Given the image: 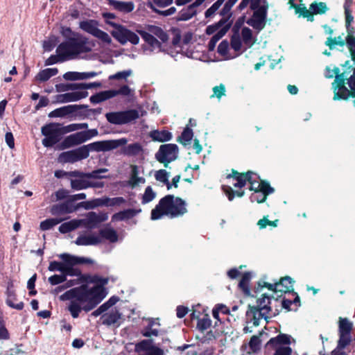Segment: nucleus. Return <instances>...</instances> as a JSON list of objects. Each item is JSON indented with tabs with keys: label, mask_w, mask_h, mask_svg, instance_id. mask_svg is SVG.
I'll return each instance as SVG.
<instances>
[{
	"label": "nucleus",
	"mask_w": 355,
	"mask_h": 355,
	"mask_svg": "<svg viewBox=\"0 0 355 355\" xmlns=\"http://www.w3.org/2000/svg\"><path fill=\"white\" fill-rule=\"evenodd\" d=\"M295 9V12L300 15L306 17L308 21H313L314 20L313 16L311 13V9H306L304 5L297 6Z\"/></svg>",
	"instance_id": "obj_53"
},
{
	"label": "nucleus",
	"mask_w": 355,
	"mask_h": 355,
	"mask_svg": "<svg viewBox=\"0 0 355 355\" xmlns=\"http://www.w3.org/2000/svg\"><path fill=\"white\" fill-rule=\"evenodd\" d=\"M339 69L334 67L326 68L325 76L328 78H331L335 76V80L333 83V89L334 92V99L337 100L339 98L346 99L349 96V89L345 87V80L347 79L345 73L338 74Z\"/></svg>",
	"instance_id": "obj_7"
},
{
	"label": "nucleus",
	"mask_w": 355,
	"mask_h": 355,
	"mask_svg": "<svg viewBox=\"0 0 355 355\" xmlns=\"http://www.w3.org/2000/svg\"><path fill=\"white\" fill-rule=\"evenodd\" d=\"M88 92L87 91H75L69 93L57 95L56 101L60 103L77 101L87 97Z\"/></svg>",
	"instance_id": "obj_23"
},
{
	"label": "nucleus",
	"mask_w": 355,
	"mask_h": 355,
	"mask_svg": "<svg viewBox=\"0 0 355 355\" xmlns=\"http://www.w3.org/2000/svg\"><path fill=\"white\" fill-rule=\"evenodd\" d=\"M233 177L236 180V182L234 183L233 185L234 187H243L246 182H248L250 184V189L252 191H259V188H257V184H260L256 178L253 176H256V175L253 174L251 171H248L245 174L239 173L238 172H233L232 175H229L227 177Z\"/></svg>",
	"instance_id": "obj_16"
},
{
	"label": "nucleus",
	"mask_w": 355,
	"mask_h": 355,
	"mask_svg": "<svg viewBox=\"0 0 355 355\" xmlns=\"http://www.w3.org/2000/svg\"><path fill=\"white\" fill-rule=\"evenodd\" d=\"M143 152V148L139 143L128 144L122 149V153L128 156H137Z\"/></svg>",
	"instance_id": "obj_33"
},
{
	"label": "nucleus",
	"mask_w": 355,
	"mask_h": 355,
	"mask_svg": "<svg viewBox=\"0 0 355 355\" xmlns=\"http://www.w3.org/2000/svg\"><path fill=\"white\" fill-rule=\"evenodd\" d=\"M291 336L286 334H279L275 338H272L267 343L268 346L275 349L273 355H291V348L288 346L290 344Z\"/></svg>",
	"instance_id": "obj_12"
},
{
	"label": "nucleus",
	"mask_w": 355,
	"mask_h": 355,
	"mask_svg": "<svg viewBox=\"0 0 355 355\" xmlns=\"http://www.w3.org/2000/svg\"><path fill=\"white\" fill-rule=\"evenodd\" d=\"M155 178L156 180L166 184L168 189L171 188L172 184L168 181L169 173H168L166 170L160 169L157 171L155 173Z\"/></svg>",
	"instance_id": "obj_44"
},
{
	"label": "nucleus",
	"mask_w": 355,
	"mask_h": 355,
	"mask_svg": "<svg viewBox=\"0 0 355 355\" xmlns=\"http://www.w3.org/2000/svg\"><path fill=\"white\" fill-rule=\"evenodd\" d=\"M156 197V193L153 191L151 187L148 186L146 188L144 193L142 196L141 202L146 204L151 202Z\"/></svg>",
	"instance_id": "obj_54"
},
{
	"label": "nucleus",
	"mask_w": 355,
	"mask_h": 355,
	"mask_svg": "<svg viewBox=\"0 0 355 355\" xmlns=\"http://www.w3.org/2000/svg\"><path fill=\"white\" fill-rule=\"evenodd\" d=\"M193 137V131L189 128H186L183 130L181 136L179 137L178 141L184 145H187Z\"/></svg>",
	"instance_id": "obj_55"
},
{
	"label": "nucleus",
	"mask_w": 355,
	"mask_h": 355,
	"mask_svg": "<svg viewBox=\"0 0 355 355\" xmlns=\"http://www.w3.org/2000/svg\"><path fill=\"white\" fill-rule=\"evenodd\" d=\"M78 106L75 105H70L56 109L49 114V116L60 117L64 115L73 112L76 110Z\"/></svg>",
	"instance_id": "obj_38"
},
{
	"label": "nucleus",
	"mask_w": 355,
	"mask_h": 355,
	"mask_svg": "<svg viewBox=\"0 0 355 355\" xmlns=\"http://www.w3.org/2000/svg\"><path fill=\"white\" fill-rule=\"evenodd\" d=\"M140 116L137 110H128L119 112H111L105 114L107 121L114 125H123L130 123Z\"/></svg>",
	"instance_id": "obj_9"
},
{
	"label": "nucleus",
	"mask_w": 355,
	"mask_h": 355,
	"mask_svg": "<svg viewBox=\"0 0 355 355\" xmlns=\"http://www.w3.org/2000/svg\"><path fill=\"white\" fill-rule=\"evenodd\" d=\"M196 14L195 10L191 5L182 9L178 14V21H187L192 18Z\"/></svg>",
	"instance_id": "obj_41"
},
{
	"label": "nucleus",
	"mask_w": 355,
	"mask_h": 355,
	"mask_svg": "<svg viewBox=\"0 0 355 355\" xmlns=\"http://www.w3.org/2000/svg\"><path fill=\"white\" fill-rule=\"evenodd\" d=\"M6 295V304L8 306L17 310H21L24 308V303L22 302L15 303V301H17L16 295L15 291L10 286L8 287Z\"/></svg>",
	"instance_id": "obj_30"
},
{
	"label": "nucleus",
	"mask_w": 355,
	"mask_h": 355,
	"mask_svg": "<svg viewBox=\"0 0 355 355\" xmlns=\"http://www.w3.org/2000/svg\"><path fill=\"white\" fill-rule=\"evenodd\" d=\"M173 35L172 45L177 53H183V46L182 45V31L178 28L171 29Z\"/></svg>",
	"instance_id": "obj_27"
},
{
	"label": "nucleus",
	"mask_w": 355,
	"mask_h": 355,
	"mask_svg": "<svg viewBox=\"0 0 355 355\" xmlns=\"http://www.w3.org/2000/svg\"><path fill=\"white\" fill-rule=\"evenodd\" d=\"M257 306H254L255 307H257L258 309L263 310L268 313L271 311V308L270 306V298L266 294H263L262 297L257 300Z\"/></svg>",
	"instance_id": "obj_43"
},
{
	"label": "nucleus",
	"mask_w": 355,
	"mask_h": 355,
	"mask_svg": "<svg viewBox=\"0 0 355 355\" xmlns=\"http://www.w3.org/2000/svg\"><path fill=\"white\" fill-rule=\"evenodd\" d=\"M293 281L289 277H285L280 279L279 282L274 284H268L264 282L263 285L259 284V286L266 287L269 290L272 291L275 293H288L293 289Z\"/></svg>",
	"instance_id": "obj_19"
},
{
	"label": "nucleus",
	"mask_w": 355,
	"mask_h": 355,
	"mask_svg": "<svg viewBox=\"0 0 355 355\" xmlns=\"http://www.w3.org/2000/svg\"><path fill=\"white\" fill-rule=\"evenodd\" d=\"M211 321L208 315H205L198 321L197 327L200 331H205L210 327Z\"/></svg>",
	"instance_id": "obj_57"
},
{
	"label": "nucleus",
	"mask_w": 355,
	"mask_h": 355,
	"mask_svg": "<svg viewBox=\"0 0 355 355\" xmlns=\"http://www.w3.org/2000/svg\"><path fill=\"white\" fill-rule=\"evenodd\" d=\"M80 226H81L80 219H73L62 223L59 227V231L62 234H65L76 230Z\"/></svg>",
	"instance_id": "obj_37"
},
{
	"label": "nucleus",
	"mask_w": 355,
	"mask_h": 355,
	"mask_svg": "<svg viewBox=\"0 0 355 355\" xmlns=\"http://www.w3.org/2000/svg\"><path fill=\"white\" fill-rule=\"evenodd\" d=\"M257 188H259L260 192L264 193L266 197L267 195L272 193L274 191L273 188H272L268 183L261 181L260 184H257Z\"/></svg>",
	"instance_id": "obj_62"
},
{
	"label": "nucleus",
	"mask_w": 355,
	"mask_h": 355,
	"mask_svg": "<svg viewBox=\"0 0 355 355\" xmlns=\"http://www.w3.org/2000/svg\"><path fill=\"white\" fill-rule=\"evenodd\" d=\"M98 234L101 236V243H102L103 239L107 240L111 243L118 241L117 232L110 226L101 229Z\"/></svg>",
	"instance_id": "obj_26"
},
{
	"label": "nucleus",
	"mask_w": 355,
	"mask_h": 355,
	"mask_svg": "<svg viewBox=\"0 0 355 355\" xmlns=\"http://www.w3.org/2000/svg\"><path fill=\"white\" fill-rule=\"evenodd\" d=\"M212 90L213 94L211 96V98L216 97L220 100L223 96L225 95V87L223 84L214 87Z\"/></svg>",
	"instance_id": "obj_58"
},
{
	"label": "nucleus",
	"mask_w": 355,
	"mask_h": 355,
	"mask_svg": "<svg viewBox=\"0 0 355 355\" xmlns=\"http://www.w3.org/2000/svg\"><path fill=\"white\" fill-rule=\"evenodd\" d=\"M268 313L261 310L255 306H249L246 313V318L248 323H252L254 326L259 324V320L262 318H266Z\"/></svg>",
	"instance_id": "obj_24"
},
{
	"label": "nucleus",
	"mask_w": 355,
	"mask_h": 355,
	"mask_svg": "<svg viewBox=\"0 0 355 355\" xmlns=\"http://www.w3.org/2000/svg\"><path fill=\"white\" fill-rule=\"evenodd\" d=\"M225 0H218L216 1L209 9H207L205 13V16L206 18L212 17L216 11L219 9V8L224 3Z\"/></svg>",
	"instance_id": "obj_56"
},
{
	"label": "nucleus",
	"mask_w": 355,
	"mask_h": 355,
	"mask_svg": "<svg viewBox=\"0 0 355 355\" xmlns=\"http://www.w3.org/2000/svg\"><path fill=\"white\" fill-rule=\"evenodd\" d=\"M150 136L153 141L159 142L167 141L172 138L171 133L167 130H153L150 132Z\"/></svg>",
	"instance_id": "obj_36"
},
{
	"label": "nucleus",
	"mask_w": 355,
	"mask_h": 355,
	"mask_svg": "<svg viewBox=\"0 0 355 355\" xmlns=\"http://www.w3.org/2000/svg\"><path fill=\"white\" fill-rule=\"evenodd\" d=\"M58 72L56 68H48L40 71L36 76V79L40 82L48 80L51 77L55 76Z\"/></svg>",
	"instance_id": "obj_39"
},
{
	"label": "nucleus",
	"mask_w": 355,
	"mask_h": 355,
	"mask_svg": "<svg viewBox=\"0 0 355 355\" xmlns=\"http://www.w3.org/2000/svg\"><path fill=\"white\" fill-rule=\"evenodd\" d=\"M141 209H128L114 214L112 217V221H121L133 218L141 212Z\"/></svg>",
	"instance_id": "obj_28"
},
{
	"label": "nucleus",
	"mask_w": 355,
	"mask_h": 355,
	"mask_svg": "<svg viewBox=\"0 0 355 355\" xmlns=\"http://www.w3.org/2000/svg\"><path fill=\"white\" fill-rule=\"evenodd\" d=\"M146 180L144 178L139 176L138 166L136 165H132L131 166V174L128 181V184L132 187H135L137 185L144 184Z\"/></svg>",
	"instance_id": "obj_32"
},
{
	"label": "nucleus",
	"mask_w": 355,
	"mask_h": 355,
	"mask_svg": "<svg viewBox=\"0 0 355 355\" xmlns=\"http://www.w3.org/2000/svg\"><path fill=\"white\" fill-rule=\"evenodd\" d=\"M132 74V71L131 69L124 70L121 71H119L114 74L110 75L109 76V80H125L126 81L127 78L130 77Z\"/></svg>",
	"instance_id": "obj_52"
},
{
	"label": "nucleus",
	"mask_w": 355,
	"mask_h": 355,
	"mask_svg": "<svg viewBox=\"0 0 355 355\" xmlns=\"http://www.w3.org/2000/svg\"><path fill=\"white\" fill-rule=\"evenodd\" d=\"M96 72L91 71V72H83V73H78V72H72V73H67L64 75L65 78H70L72 80H83V79H88L93 77H95L97 76Z\"/></svg>",
	"instance_id": "obj_40"
},
{
	"label": "nucleus",
	"mask_w": 355,
	"mask_h": 355,
	"mask_svg": "<svg viewBox=\"0 0 355 355\" xmlns=\"http://www.w3.org/2000/svg\"><path fill=\"white\" fill-rule=\"evenodd\" d=\"M69 275L60 273V275H53L49 277L48 282L52 286H55L67 281Z\"/></svg>",
	"instance_id": "obj_51"
},
{
	"label": "nucleus",
	"mask_w": 355,
	"mask_h": 355,
	"mask_svg": "<svg viewBox=\"0 0 355 355\" xmlns=\"http://www.w3.org/2000/svg\"><path fill=\"white\" fill-rule=\"evenodd\" d=\"M63 220L62 218H48L41 222L40 229L43 231L49 230L56 225L60 223Z\"/></svg>",
	"instance_id": "obj_50"
},
{
	"label": "nucleus",
	"mask_w": 355,
	"mask_h": 355,
	"mask_svg": "<svg viewBox=\"0 0 355 355\" xmlns=\"http://www.w3.org/2000/svg\"><path fill=\"white\" fill-rule=\"evenodd\" d=\"M137 355H164V351L155 345L151 340H143L135 347Z\"/></svg>",
	"instance_id": "obj_17"
},
{
	"label": "nucleus",
	"mask_w": 355,
	"mask_h": 355,
	"mask_svg": "<svg viewBox=\"0 0 355 355\" xmlns=\"http://www.w3.org/2000/svg\"><path fill=\"white\" fill-rule=\"evenodd\" d=\"M42 133L45 137L42 139V144L45 147H52L60 140L61 130L55 123H49L43 126Z\"/></svg>",
	"instance_id": "obj_14"
},
{
	"label": "nucleus",
	"mask_w": 355,
	"mask_h": 355,
	"mask_svg": "<svg viewBox=\"0 0 355 355\" xmlns=\"http://www.w3.org/2000/svg\"><path fill=\"white\" fill-rule=\"evenodd\" d=\"M311 13L313 15H322L327 12L328 8L324 2H314L310 5Z\"/></svg>",
	"instance_id": "obj_47"
},
{
	"label": "nucleus",
	"mask_w": 355,
	"mask_h": 355,
	"mask_svg": "<svg viewBox=\"0 0 355 355\" xmlns=\"http://www.w3.org/2000/svg\"><path fill=\"white\" fill-rule=\"evenodd\" d=\"M256 39L252 35L251 29L247 27L242 28L241 35H234L231 40V47L237 52V55L241 54L254 43Z\"/></svg>",
	"instance_id": "obj_8"
},
{
	"label": "nucleus",
	"mask_w": 355,
	"mask_h": 355,
	"mask_svg": "<svg viewBox=\"0 0 355 355\" xmlns=\"http://www.w3.org/2000/svg\"><path fill=\"white\" fill-rule=\"evenodd\" d=\"M178 155V146L174 144H166L160 146L155 154V158L159 162L164 164L165 167H168L170 162L177 159Z\"/></svg>",
	"instance_id": "obj_11"
},
{
	"label": "nucleus",
	"mask_w": 355,
	"mask_h": 355,
	"mask_svg": "<svg viewBox=\"0 0 355 355\" xmlns=\"http://www.w3.org/2000/svg\"><path fill=\"white\" fill-rule=\"evenodd\" d=\"M94 44L82 35H75V37L62 42L56 49L60 61L76 58L80 53L90 51Z\"/></svg>",
	"instance_id": "obj_4"
},
{
	"label": "nucleus",
	"mask_w": 355,
	"mask_h": 355,
	"mask_svg": "<svg viewBox=\"0 0 355 355\" xmlns=\"http://www.w3.org/2000/svg\"><path fill=\"white\" fill-rule=\"evenodd\" d=\"M108 215L106 213L89 212L86 217L80 219L81 225L87 229L92 230L96 228L101 223L107 220Z\"/></svg>",
	"instance_id": "obj_18"
},
{
	"label": "nucleus",
	"mask_w": 355,
	"mask_h": 355,
	"mask_svg": "<svg viewBox=\"0 0 355 355\" xmlns=\"http://www.w3.org/2000/svg\"><path fill=\"white\" fill-rule=\"evenodd\" d=\"M121 314L117 310H112L108 313L104 314L101 319L102 323L105 325H112L118 322L121 318Z\"/></svg>",
	"instance_id": "obj_35"
},
{
	"label": "nucleus",
	"mask_w": 355,
	"mask_h": 355,
	"mask_svg": "<svg viewBox=\"0 0 355 355\" xmlns=\"http://www.w3.org/2000/svg\"><path fill=\"white\" fill-rule=\"evenodd\" d=\"M107 168H100L98 170H95L92 171L91 173H87L86 178L90 179H102V178H106L107 177L105 175H101V173L107 172Z\"/></svg>",
	"instance_id": "obj_59"
},
{
	"label": "nucleus",
	"mask_w": 355,
	"mask_h": 355,
	"mask_svg": "<svg viewBox=\"0 0 355 355\" xmlns=\"http://www.w3.org/2000/svg\"><path fill=\"white\" fill-rule=\"evenodd\" d=\"M251 273L250 272H245L242 275V278L239 282V287L242 289V291L244 292V293L247 295H249L250 292L248 287V284L250 282V280L251 279Z\"/></svg>",
	"instance_id": "obj_49"
},
{
	"label": "nucleus",
	"mask_w": 355,
	"mask_h": 355,
	"mask_svg": "<svg viewBox=\"0 0 355 355\" xmlns=\"http://www.w3.org/2000/svg\"><path fill=\"white\" fill-rule=\"evenodd\" d=\"M80 28L84 31L92 35H95L98 30V22L96 20H85L83 21L80 23Z\"/></svg>",
	"instance_id": "obj_34"
},
{
	"label": "nucleus",
	"mask_w": 355,
	"mask_h": 355,
	"mask_svg": "<svg viewBox=\"0 0 355 355\" xmlns=\"http://www.w3.org/2000/svg\"><path fill=\"white\" fill-rule=\"evenodd\" d=\"M353 328V323L347 318H339L338 320V336L336 347L331 352L330 355H346L344 349L350 344L352 341L351 332Z\"/></svg>",
	"instance_id": "obj_6"
},
{
	"label": "nucleus",
	"mask_w": 355,
	"mask_h": 355,
	"mask_svg": "<svg viewBox=\"0 0 355 355\" xmlns=\"http://www.w3.org/2000/svg\"><path fill=\"white\" fill-rule=\"evenodd\" d=\"M144 40V50L145 52L159 53L166 52L171 56H174L172 51L165 49L164 44L168 41L167 33L159 26L146 25L143 30L138 31Z\"/></svg>",
	"instance_id": "obj_2"
},
{
	"label": "nucleus",
	"mask_w": 355,
	"mask_h": 355,
	"mask_svg": "<svg viewBox=\"0 0 355 355\" xmlns=\"http://www.w3.org/2000/svg\"><path fill=\"white\" fill-rule=\"evenodd\" d=\"M85 135H86L81 131L66 137L61 144V148H69L87 141Z\"/></svg>",
	"instance_id": "obj_22"
},
{
	"label": "nucleus",
	"mask_w": 355,
	"mask_h": 355,
	"mask_svg": "<svg viewBox=\"0 0 355 355\" xmlns=\"http://www.w3.org/2000/svg\"><path fill=\"white\" fill-rule=\"evenodd\" d=\"M187 204L182 199L173 195L162 198L151 211V219L158 220L164 216L177 218L187 212Z\"/></svg>",
	"instance_id": "obj_3"
},
{
	"label": "nucleus",
	"mask_w": 355,
	"mask_h": 355,
	"mask_svg": "<svg viewBox=\"0 0 355 355\" xmlns=\"http://www.w3.org/2000/svg\"><path fill=\"white\" fill-rule=\"evenodd\" d=\"M346 43L350 52L352 59L355 62V37L347 36Z\"/></svg>",
	"instance_id": "obj_60"
},
{
	"label": "nucleus",
	"mask_w": 355,
	"mask_h": 355,
	"mask_svg": "<svg viewBox=\"0 0 355 355\" xmlns=\"http://www.w3.org/2000/svg\"><path fill=\"white\" fill-rule=\"evenodd\" d=\"M89 178H80L71 180V188L74 190H82L88 188Z\"/></svg>",
	"instance_id": "obj_42"
},
{
	"label": "nucleus",
	"mask_w": 355,
	"mask_h": 355,
	"mask_svg": "<svg viewBox=\"0 0 355 355\" xmlns=\"http://www.w3.org/2000/svg\"><path fill=\"white\" fill-rule=\"evenodd\" d=\"M101 83L98 82L90 83H80L74 85V89H80L81 91H85L87 89H92L94 87H100Z\"/></svg>",
	"instance_id": "obj_61"
},
{
	"label": "nucleus",
	"mask_w": 355,
	"mask_h": 355,
	"mask_svg": "<svg viewBox=\"0 0 355 355\" xmlns=\"http://www.w3.org/2000/svg\"><path fill=\"white\" fill-rule=\"evenodd\" d=\"M96 206H107V207H114L119 206L121 204H123L125 202V200L122 197H116V198H102L99 199H96Z\"/></svg>",
	"instance_id": "obj_29"
},
{
	"label": "nucleus",
	"mask_w": 355,
	"mask_h": 355,
	"mask_svg": "<svg viewBox=\"0 0 355 355\" xmlns=\"http://www.w3.org/2000/svg\"><path fill=\"white\" fill-rule=\"evenodd\" d=\"M87 146H81L76 149L62 153L58 157L61 163H74L88 157Z\"/></svg>",
	"instance_id": "obj_15"
},
{
	"label": "nucleus",
	"mask_w": 355,
	"mask_h": 355,
	"mask_svg": "<svg viewBox=\"0 0 355 355\" xmlns=\"http://www.w3.org/2000/svg\"><path fill=\"white\" fill-rule=\"evenodd\" d=\"M74 242L77 245H96L101 243V236L95 232H80Z\"/></svg>",
	"instance_id": "obj_21"
},
{
	"label": "nucleus",
	"mask_w": 355,
	"mask_h": 355,
	"mask_svg": "<svg viewBox=\"0 0 355 355\" xmlns=\"http://www.w3.org/2000/svg\"><path fill=\"white\" fill-rule=\"evenodd\" d=\"M268 6H261L254 10L252 17L247 21V24L257 31L263 29L266 25Z\"/></svg>",
	"instance_id": "obj_20"
},
{
	"label": "nucleus",
	"mask_w": 355,
	"mask_h": 355,
	"mask_svg": "<svg viewBox=\"0 0 355 355\" xmlns=\"http://www.w3.org/2000/svg\"><path fill=\"white\" fill-rule=\"evenodd\" d=\"M59 257L63 261H53L50 262L48 270L51 272L58 271L71 277H80L81 275V271L78 268H74V266L92 262L89 259L78 257L67 253L61 254Z\"/></svg>",
	"instance_id": "obj_5"
},
{
	"label": "nucleus",
	"mask_w": 355,
	"mask_h": 355,
	"mask_svg": "<svg viewBox=\"0 0 355 355\" xmlns=\"http://www.w3.org/2000/svg\"><path fill=\"white\" fill-rule=\"evenodd\" d=\"M108 2L109 5L112 6L115 10L123 13L130 12L135 8V5L132 1L108 0Z\"/></svg>",
	"instance_id": "obj_25"
},
{
	"label": "nucleus",
	"mask_w": 355,
	"mask_h": 355,
	"mask_svg": "<svg viewBox=\"0 0 355 355\" xmlns=\"http://www.w3.org/2000/svg\"><path fill=\"white\" fill-rule=\"evenodd\" d=\"M114 97L122 96L123 97H132L135 95V90L127 85L120 86L118 89H114Z\"/></svg>",
	"instance_id": "obj_48"
},
{
	"label": "nucleus",
	"mask_w": 355,
	"mask_h": 355,
	"mask_svg": "<svg viewBox=\"0 0 355 355\" xmlns=\"http://www.w3.org/2000/svg\"><path fill=\"white\" fill-rule=\"evenodd\" d=\"M266 197L264 193L256 191L250 196L251 202H257L258 203L263 202L266 200Z\"/></svg>",
	"instance_id": "obj_63"
},
{
	"label": "nucleus",
	"mask_w": 355,
	"mask_h": 355,
	"mask_svg": "<svg viewBox=\"0 0 355 355\" xmlns=\"http://www.w3.org/2000/svg\"><path fill=\"white\" fill-rule=\"evenodd\" d=\"M346 42V40L343 36H338L336 37H329L326 42L325 45L327 46L330 49H334L336 46H343Z\"/></svg>",
	"instance_id": "obj_46"
},
{
	"label": "nucleus",
	"mask_w": 355,
	"mask_h": 355,
	"mask_svg": "<svg viewBox=\"0 0 355 355\" xmlns=\"http://www.w3.org/2000/svg\"><path fill=\"white\" fill-rule=\"evenodd\" d=\"M128 143V139L125 138H121L119 139H112V140H104L100 141L93 142L85 146H87L88 149V155H89V151H96V152H105L110 151L114 149L117 148L119 146H124Z\"/></svg>",
	"instance_id": "obj_13"
},
{
	"label": "nucleus",
	"mask_w": 355,
	"mask_h": 355,
	"mask_svg": "<svg viewBox=\"0 0 355 355\" xmlns=\"http://www.w3.org/2000/svg\"><path fill=\"white\" fill-rule=\"evenodd\" d=\"M107 21L110 25L114 28L111 32L112 35L120 43L125 44L128 42L133 44H137L139 43V38L136 33L114 21H110L108 20Z\"/></svg>",
	"instance_id": "obj_10"
},
{
	"label": "nucleus",
	"mask_w": 355,
	"mask_h": 355,
	"mask_svg": "<svg viewBox=\"0 0 355 355\" xmlns=\"http://www.w3.org/2000/svg\"><path fill=\"white\" fill-rule=\"evenodd\" d=\"M114 97V89L100 92L90 97L92 103H99Z\"/></svg>",
	"instance_id": "obj_31"
},
{
	"label": "nucleus",
	"mask_w": 355,
	"mask_h": 355,
	"mask_svg": "<svg viewBox=\"0 0 355 355\" xmlns=\"http://www.w3.org/2000/svg\"><path fill=\"white\" fill-rule=\"evenodd\" d=\"M155 325L159 326V324L154 320H150L149 321L148 325L142 331L143 336L146 337L157 336L159 334V329L157 328L153 327Z\"/></svg>",
	"instance_id": "obj_45"
},
{
	"label": "nucleus",
	"mask_w": 355,
	"mask_h": 355,
	"mask_svg": "<svg viewBox=\"0 0 355 355\" xmlns=\"http://www.w3.org/2000/svg\"><path fill=\"white\" fill-rule=\"evenodd\" d=\"M87 284L71 288L60 295V300H69L67 310L72 318H78L82 310L88 312L98 304L107 295L103 287L108 282L107 278L98 275L88 276Z\"/></svg>",
	"instance_id": "obj_1"
},
{
	"label": "nucleus",
	"mask_w": 355,
	"mask_h": 355,
	"mask_svg": "<svg viewBox=\"0 0 355 355\" xmlns=\"http://www.w3.org/2000/svg\"><path fill=\"white\" fill-rule=\"evenodd\" d=\"M249 346L253 352H257L260 347V340L259 337L253 336L250 340Z\"/></svg>",
	"instance_id": "obj_64"
}]
</instances>
